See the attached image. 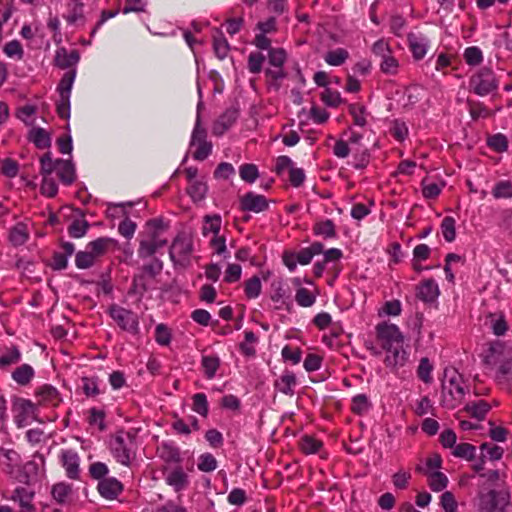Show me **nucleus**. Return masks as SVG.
<instances>
[{"mask_svg": "<svg viewBox=\"0 0 512 512\" xmlns=\"http://www.w3.org/2000/svg\"><path fill=\"white\" fill-rule=\"evenodd\" d=\"M491 329L496 336H503L508 331V324L502 313L490 314Z\"/></svg>", "mask_w": 512, "mask_h": 512, "instance_id": "nucleus-51", "label": "nucleus"}, {"mask_svg": "<svg viewBox=\"0 0 512 512\" xmlns=\"http://www.w3.org/2000/svg\"><path fill=\"white\" fill-rule=\"evenodd\" d=\"M79 61V53L77 50L68 51L61 47L57 49L54 58L55 65L61 69H66L74 66Z\"/></svg>", "mask_w": 512, "mask_h": 512, "instance_id": "nucleus-25", "label": "nucleus"}, {"mask_svg": "<svg viewBox=\"0 0 512 512\" xmlns=\"http://www.w3.org/2000/svg\"><path fill=\"white\" fill-rule=\"evenodd\" d=\"M193 252L192 240L185 236H177L169 251L171 260L176 265L187 266L190 263L191 254Z\"/></svg>", "mask_w": 512, "mask_h": 512, "instance_id": "nucleus-10", "label": "nucleus"}, {"mask_svg": "<svg viewBox=\"0 0 512 512\" xmlns=\"http://www.w3.org/2000/svg\"><path fill=\"white\" fill-rule=\"evenodd\" d=\"M36 405L58 407L62 402L59 391L50 384H44L35 390Z\"/></svg>", "mask_w": 512, "mask_h": 512, "instance_id": "nucleus-12", "label": "nucleus"}, {"mask_svg": "<svg viewBox=\"0 0 512 512\" xmlns=\"http://www.w3.org/2000/svg\"><path fill=\"white\" fill-rule=\"evenodd\" d=\"M190 146L193 149V158L198 161L205 160L212 152V143L207 140V131L201 125L199 116L192 132Z\"/></svg>", "mask_w": 512, "mask_h": 512, "instance_id": "nucleus-8", "label": "nucleus"}, {"mask_svg": "<svg viewBox=\"0 0 512 512\" xmlns=\"http://www.w3.org/2000/svg\"><path fill=\"white\" fill-rule=\"evenodd\" d=\"M213 49L219 59H224L228 55L230 49L228 41L224 37L223 33L218 30L213 35Z\"/></svg>", "mask_w": 512, "mask_h": 512, "instance_id": "nucleus-38", "label": "nucleus"}, {"mask_svg": "<svg viewBox=\"0 0 512 512\" xmlns=\"http://www.w3.org/2000/svg\"><path fill=\"white\" fill-rule=\"evenodd\" d=\"M75 79V72L68 71L66 72L62 79L60 80L57 91L59 93V97H70L71 90Z\"/></svg>", "mask_w": 512, "mask_h": 512, "instance_id": "nucleus-44", "label": "nucleus"}, {"mask_svg": "<svg viewBox=\"0 0 512 512\" xmlns=\"http://www.w3.org/2000/svg\"><path fill=\"white\" fill-rule=\"evenodd\" d=\"M317 293L305 288L299 287L295 293V301L300 307L308 308L316 302Z\"/></svg>", "mask_w": 512, "mask_h": 512, "instance_id": "nucleus-36", "label": "nucleus"}, {"mask_svg": "<svg viewBox=\"0 0 512 512\" xmlns=\"http://www.w3.org/2000/svg\"><path fill=\"white\" fill-rule=\"evenodd\" d=\"M35 375L34 369L29 364H22L12 372V379L21 386L28 385Z\"/></svg>", "mask_w": 512, "mask_h": 512, "instance_id": "nucleus-30", "label": "nucleus"}, {"mask_svg": "<svg viewBox=\"0 0 512 512\" xmlns=\"http://www.w3.org/2000/svg\"><path fill=\"white\" fill-rule=\"evenodd\" d=\"M110 450L117 462L130 466L136 455V438L130 432L116 433L110 442Z\"/></svg>", "mask_w": 512, "mask_h": 512, "instance_id": "nucleus-3", "label": "nucleus"}, {"mask_svg": "<svg viewBox=\"0 0 512 512\" xmlns=\"http://www.w3.org/2000/svg\"><path fill=\"white\" fill-rule=\"evenodd\" d=\"M503 353L501 343H492L484 353L483 361L487 366L494 367L500 362Z\"/></svg>", "mask_w": 512, "mask_h": 512, "instance_id": "nucleus-35", "label": "nucleus"}, {"mask_svg": "<svg viewBox=\"0 0 512 512\" xmlns=\"http://www.w3.org/2000/svg\"><path fill=\"white\" fill-rule=\"evenodd\" d=\"M109 473L108 466L103 462H93L89 465V475L92 479L101 480L105 479Z\"/></svg>", "mask_w": 512, "mask_h": 512, "instance_id": "nucleus-59", "label": "nucleus"}, {"mask_svg": "<svg viewBox=\"0 0 512 512\" xmlns=\"http://www.w3.org/2000/svg\"><path fill=\"white\" fill-rule=\"evenodd\" d=\"M265 56L261 52H251L248 56L247 68L252 74H259L262 71Z\"/></svg>", "mask_w": 512, "mask_h": 512, "instance_id": "nucleus-50", "label": "nucleus"}, {"mask_svg": "<svg viewBox=\"0 0 512 512\" xmlns=\"http://www.w3.org/2000/svg\"><path fill=\"white\" fill-rule=\"evenodd\" d=\"M42 183L40 187L41 194L49 198H53L57 195L58 185L52 176H42Z\"/></svg>", "mask_w": 512, "mask_h": 512, "instance_id": "nucleus-60", "label": "nucleus"}, {"mask_svg": "<svg viewBox=\"0 0 512 512\" xmlns=\"http://www.w3.org/2000/svg\"><path fill=\"white\" fill-rule=\"evenodd\" d=\"M421 186L423 196L429 199L436 198L442 190V185L436 182H430L426 178L422 180Z\"/></svg>", "mask_w": 512, "mask_h": 512, "instance_id": "nucleus-64", "label": "nucleus"}, {"mask_svg": "<svg viewBox=\"0 0 512 512\" xmlns=\"http://www.w3.org/2000/svg\"><path fill=\"white\" fill-rule=\"evenodd\" d=\"M492 195L495 199L512 198V182L502 180L495 184Z\"/></svg>", "mask_w": 512, "mask_h": 512, "instance_id": "nucleus-54", "label": "nucleus"}, {"mask_svg": "<svg viewBox=\"0 0 512 512\" xmlns=\"http://www.w3.org/2000/svg\"><path fill=\"white\" fill-rule=\"evenodd\" d=\"M262 291L261 280L258 276H253L244 282V292L248 299L257 298Z\"/></svg>", "mask_w": 512, "mask_h": 512, "instance_id": "nucleus-42", "label": "nucleus"}, {"mask_svg": "<svg viewBox=\"0 0 512 512\" xmlns=\"http://www.w3.org/2000/svg\"><path fill=\"white\" fill-rule=\"evenodd\" d=\"M455 219L451 216H446L441 223V232L447 242H452L456 237Z\"/></svg>", "mask_w": 512, "mask_h": 512, "instance_id": "nucleus-57", "label": "nucleus"}, {"mask_svg": "<svg viewBox=\"0 0 512 512\" xmlns=\"http://www.w3.org/2000/svg\"><path fill=\"white\" fill-rule=\"evenodd\" d=\"M105 417L106 414L103 410L94 407L89 410L88 422L90 425L97 426L100 431H103L106 428Z\"/></svg>", "mask_w": 512, "mask_h": 512, "instance_id": "nucleus-62", "label": "nucleus"}, {"mask_svg": "<svg viewBox=\"0 0 512 512\" xmlns=\"http://www.w3.org/2000/svg\"><path fill=\"white\" fill-rule=\"evenodd\" d=\"M58 458L66 476L71 480H79L81 475L79 454L72 449H63Z\"/></svg>", "mask_w": 512, "mask_h": 512, "instance_id": "nucleus-11", "label": "nucleus"}, {"mask_svg": "<svg viewBox=\"0 0 512 512\" xmlns=\"http://www.w3.org/2000/svg\"><path fill=\"white\" fill-rule=\"evenodd\" d=\"M416 471L427 476L428 485L430 489L434 492H440L444 490L448 485V478L442 472H429L427 470H424L422 466H417Z\"/></svg>", "mask_w": 512, "mask_h": 512, "instance_id": "nucleus-24", "label": "nucleus"}, {"mask_svg": "<svg viewBox=\"0 0 512 512\" xmlns=\"http://www.w3.org/2000/svg\"><path fill=\"white\" fill-rule=\"evenodd\" d=\"M56 174L64 185H71L75 179V168L71 161L57 159Z\"/></svg>", "mask_w": 512, "mask_h": 512, "instance_id": "nucleus-27", "label": "nucleus"}, {"mask_svg": "<svg viewBox=\"0 0 512 512\" xmlns=\"http://www.w3.org/2000/svg\"><path fill=\"white\" fill-rule=\"evenodd\" d=\"M201 365L204 375L207 379L215 377L217 370L220 367V359L216 355H204L201 359Z\"/></svg>", "mask_w": 512, "mask_h": 512, "instance_id": "nucleus-34", "label": "nucleus"}, {"mask_svg": "<svg viewBox=\"0 0 512 512\" xmlns=\"http://www.w3.org/2000/svg\"><path fill=\"white\" fill-rule=\"evenodd\" d=\"M440 294L438 284L434 279H424L416 286V296L425 303L436 301Z\"/></svg>", "mask_w": 512, "mask_h": 512, "instance_id": "nucleus-16", "label": "nucleus"}, {"mask_svg": "<svg viewBox=\"0 0 512 512\" xmlns=\"http://www.w3.org/2000/svg\"><path fill=\"white\" fill-rule=\"evenodd\" d=\"M408 46L415 60H421L427 53L428 40L415 33H409L407 36Z\"/></svg>", "mask_w": 512, "mask_h": 512, "instance_id": "nucleus-23", "label": "nucleus"}, {"mask_svg": "<svg viewBox=\"0 0 512 512\" xmlns=\"http://www.w3.org/2000/svg\"><path fill=\"white\" fill-rule=\"evenodd\" d=\"M87 247L91 251L94 258L97 260L98 258L104 256L106 253L117 250L118 241L110 237H100L94 241L89 242Z\"/></svg>", "mask_w": 512, "mask_h": 512, "instance_id": "nucleus-18", "label": "nucleus"}, {"mask_svg": "<svg viewBox=\"0 0 512 512\" xmlns=\"http://www.w3.org/2000/svg\"><path fill=\"white\" fill-rule=\"evenodd\" d=\"M399 66V61L392 55L391 52L382 58L380 63V70L382 73L387 75H396L398 73Z\"/></svg>", "mask_w": 512, "mask_h": 512, "instance_id": "nucleus-49", "label": "nucleus"}, {"mask_svg": "<svg viewBox=\"0 0 512 512\" xmlns=\"http://www.w3.org/2000/svg\"><path fill=\"white\" fill-rule=\"evenodd\" d=\"M313 234L323 239H332L337 236L336 225L331 219L316 220L312 227Z\"/></svg>", "mask_w": 512, "mask_h": 512, "instance_id": "nucleus-26", "label": "nucleus"}, {"mask_svg": "<svg viewBox=\"0 0 512 512\" xmlns=\"http://www.w3.org/2000/svg\"><path fill=\"white\" fill-rule=\"evenodd\" d=\"M257 342V337L253 331H245V341L240 343L239 348L246 356L255 355L254 344Z\"/></svg>", "mask_w": 512, "mask_h": 512, "instance_id": "nucleus-61", "label": "nucleus"}, {"mask_svg": "<svg viewBox=\"0 0 512 512\" xmlns=\"http://www.w3.org/2000/svg\"><path fill=\"white\" fill-rule=\"evenodd\" d=\"M240 208L243 211L260 213L269 208V201L263 195L248 192L240 198Z\"/></svg>", "mask_w": 512, "mask_h": 512, "instance_id": "nucleus-13", "label": "nucleus"}, {"mask_svg": "<svg viewBox=\"0 0 512 512\" xmlns=\"http://www.w3.org/2000/svg\"><path fill=\"white\" fill-rule=\"evenodd\" d=\"M287 60V53L283 48H272L268 51V61L272 67H283Z\"/></svg>", "mask_w": 512, "mask_h": 512, "instance_id": "nucleus-55", "label": "nucleus"}, {"mask_svg": "<svg viewBox=\"0 0 512 512\" xmlns=\"http://www.w3.org/2000/svg\"><path fill=\"white\" fill-rule=\"evenodd\" d=\"M463 58L466 64L470 66L480 65L483 61V54L479 47L470 46L464 50Z\"/></svg>", "mask_w": 512, "mask_h": 512, "instance_id": "nucleus-48", "label": "nucleus"}, {"mask_svg": "<svg viewBox=\"0 0 512 512\" xmlns=\"http://www.w3.org/2000/svg\"><path fill=\"white\" fill-rule=\"evenodd\" d=\"M21 360V352L16 346L6 348L5 352L0 356V369L19 363Z\"/></svg>", "mask_w": 512, "mask_h": 512, "instance_id": "nucleus-37", "label": "nucleus"}, {"mask_svg": "<svg viewBox=\"0 0 512 512\" xmlns=\"http://www.w3.org/2000/svg\"><path fill=\"white\" fill-rule=\"evenodd\" d=\"M238 112L235 109H227L218 119L214 122L212 133L216 136L223 135L236 121Z\"/></svg>", "mask_w": 512, "mask_h": 512, "instance_id": "nucleus-22", "label": "nucleus"}, {"mask_svg": "<svg viewBox=\"0 0 512 512\" xmlns=\"http://www.w3.org/2000/svg\"><path fill=\"white\" fill-rule=\"evenodd\" d=\"M95 262L96 259L87 246L84 251H79L75 256V264L79 269H88L92 267Z\"/></svg>", "mask_w": 512, "mask_h": 512, "instance_id": "nucleus-53", "label": "nucleus"}, {"mask_svg": "<svg viewBox=\"0 0 512 512\" xmlns=\"http://www.w3.org/2000/svg\"><path fill=\"white\" fill-rule=\"evenodd\" d=\"M197 468L202 472H212L217 468V460L211 453H203L198 457Z\"/></svg>", "mask_w": 512, "mask_h": 512, "instance_id": "nucleus-56", "label": "nucleus"}, {"mask_svg": "<svg viewBox=\"0 0 512 512\" xmlns=\"http://www.w3.org/2000/svg\"><path fill=\"white\" fill-rule=\"evenodd\" d=\"M107 313L115 321L117 326L131 334H137L139 330V320L136 313L121 307L117 304L109 306Z\"/></svg>", "mask_w": 512, "mask_h": 512, "instance_id": "nucleus-7", "label": "nucleus"}, {"mask_svg": "<svg viewBox=\"0 0 512 512\" xmlns=\"http://www.w3.org/2000/svg\"><path fill=\"white\" fill-rule=\"evenodd\" d=\"M203 221L202 233L204 236H207L208 233H212L213 236L220 233L222 218L219 214L205 215Z\"/></svg>", "mask_w": 512, "mask_h": 512, "instance_id": "nucleus-32", "label": "nucleus"}, {"mask_svg": "<svg viewBox=\"0 0 512 512\" xmlns=\"http://www.w3.org/2000/svg\"><path fill=\"white\" fill-rule=\"evenodd\" d=\"M164 229V223L160 219H151L147 222L146 233L141 239L138 249L140 258L151 257L158 249L166 245L167 240L160 236Z\"/></svg>", "mask_w": 512, "mask_h": 512, "instance_id": "nucleus-2", "label": "nucleus"}, {"mask_svg": "<svg viewBox=\"0 0 512 512\" xmlns=\"http://www.w3.org/2000/svg\"><path fill=\"white\" fill-rule=\"evenodd\" d=\"M287 74L283 67H273L265 70V83L269 90L278 91L281 87L282 81L286 78Z\"/></svg>", "mask_w": 512, "mask_h": 512, "instance_id": "nucleus-28", "label": "nucleus"}, {"mask_svg": "<svg viewBox=\"0 0 512 512\" xmlns=\"http://www.w3.org/2000/svg\"><path fill=\"white\" fill-rule=\"evenodd\" d=\"M349 113L352 116L353 123L357 126L364 127L366 121V109L360 104H351L349 106Z\"/></svg>", "mask_w": 512, "mask_h": 512, "instance_id": "nucleus-58", "label": "nucleus"}, {"mask_svg": "<svg viewBox=\"0 0 512 512\" xmlns=\"http://www.w3.org/2000/svg\"><path fill=\"white\" fill-rule=\"evenodd\" d=\"M467 106L470 116L473 120L479 118H489L493 116V112L480 101L467 100Z\"/></svg>", "mask_w": 512, "mask_h": 512, "instance_id": "nucleus-33", "label": "nucleus"}, {"mask_svg": "<svg viewBox=\"0 0 512 512\" xmlns=\"http://www.w3.org/2000/svg\"><path fill=\"white\" fill-rule=\"evenodd\" d=\"M207 185L203 181H193L187 188V192L193 201L198 202L202 201L207 193Z\"/></svg>", "mask_w": 512, "mask_h": 512, "instance_id": "nucleus-47", "label": "nucleus"}, {"mask_svg": "<svg viewBox=\"0 0 512 512\" xmlns=\"http://www.w3.org/2000/svg\"><path fill=\"white\" fill-rule=\"evenodd\" d=\"M349 58V52L344 48L328 51L324 57L327 64L340 66Z\"/></svg>", "mask_w": 512, "mask_h": 512, "instance_id": "nucleus-40", "label": "nucleus"}, {"mask_svg": "<svg viewBox=\"0 0 512 512\" xmlns=\"http://www.w3.org/2000/svg\"><path fill=\"white\" fill-rule=\"evenodd\" d=\"M371 404L365 394H358L353 397L351 402V411L354 414L362 415L363 413H366Z\"/></svg>", "mask_w": 512, "mask_h": 512, "instance_id": "nucleus-52", "label": "nucleus"}, {"mask_svg": "<svg viewBox=\"0 0 512 512\" xmlns=\"http://www.w3.org/2000/svg\"><path fill=\"white\" fill-rule=\"evenodd\" d=\"M30 140L39 149H46L51 145L50 135L43 128H35L30 132Z\"/></svg>", "mask_w": 512, "mask_h": 512, "instance_id": "nucleus-39", "label": "nucleus"}, {"mask_svg": "<svg viewBox=\"0 0 512 512\" xmlns=\"http://www.w3.org/2000/svg\"><path fill=\"white\" fill-rule=\"evenodd\" d=\"M97 491L104 499L115 500L124 491V485L115 477H106L98 482Z\"/></svg>", "mask_w": 512, "mask_h": 512, "instance_id": "nucleus-15", "label": "nucleus"}, {"mask_svg": "<svg viewBox=\"0 0 512 512\" xmlns=\"http://www.w3.org/2000/svg\"><path fill=\"white\" fill-rule=\"evenodd\" d=\"M478 498L479 512H507L511 505L510 493L504 489L480 492Z\"/></svg>", "mask_w": 512, "mask_h": 512, "instance_id": "nucleus-5", "label": "nucleus"}, {"mask_svg": "<svg viewBox=\"0 0 512 512\" xmlns=\"http://www.w3.org/2000/svg\"><path fill=\"white\" fill-rule=\"evenodd\" d=\"M14 422L17 427L22 428L37 419V405L31 400L17 398L12 407Z\"/></svg>", "mask_w": 512, "mask_h": 512, "instance_id": "nucleus-9", "label": "nucleus"}, {"mask_svg": "<svg viewBox=\"0 0 512 512\" xmlns=\"http://www.w3.org/2000/svg\"><path fill=\"white\" fill-rule=\"evenodd\" d=\"M29 238V231L26 224L18 222L10 230L9 239L15 246L23 245Z\"/></svg>", "mask_w": 512, "mask_h": 512, "instance_id": "nucleus-31", "label": "nucleus"}, {"mask_svg": "<svg viewBox=\"0 0 512 512\" xmlns=\"http://www.w3.org/2000/svg\"><path fill=\"white\" fill-rule=\"evenodd\" d=\"M498 88V80L491 68L483 67L469 79V89L478 96H486Z\"/></svg>", "mask_w": 512, "mask_h": 512, "instance_id": "nucleus-6", "label": "nucleus"}, {"mask_svg": "<svg viewBox=\"0 0 512 512\" xmlns=\"http://www.w3.org/2000/svg\"><path fill=\"white\" fill-rule=\"evenodd\" d=\"M4 54L16 61H21L24 57V49L18 40H11L3 46Z\"/></svg>", "mask_w": 512, "mask_h": 512, "instance_id": "nucleus-41", "label": "nucleus"}, {"mask_svg": "<svg viewBox=\"0 0 512 512\" xmlns=\"http://www.w3.org/2000/svg\"><path fill=\"white\" fill-rule=\"evenodd\" d=\"M455 457L472 461L475 458L476 447L470 443H460L452 451Z\"/></svg>", "mask_w": 512, "mask_h": 512, "instance_id": "nucleus-46", "label": "nucleus"}, {"mask_svg": "<svg viewBox=\"0 0 512 512\" xmlns=\"http://www.w3.org/2000/svg\"><path fill=\"white\" fill-rule=\"evenodd\" d=\"M50 494L58 505H67L71 501L73 487L64 481L57 482L52 485Z\"/></svg>", "mask_w": 512, "mask_h": 512, "instance_id": "nucleus-21", "label": "nucleus"}, {"mask_svg": "<svg viewBox=\"0 0 512 512\" xmlns=\"http://www.w3.org/2000/svg\"><path fill=\"white\" fill-rule=\"evenodd\" d=\"M36 112L37 108L34 105L26 104L18 109L17 117L26 125H32Z\"/></svg>", "mask_w": 512, "mask_h": 512, "instance_id": "nucleus-63", "label": "nucleus"}, {"mask_svg": "<svg viewBox=\"0 0 512 512\" xmlns=\"http://www.w3.org/2000/svg\"><path fill=\"white\" fill-rule=\"evenodd\" d=\"M240 178L246 183H254L259 177V170L255 164L245 163L239 167Z\"/></svg>", "mask_w": 512, "mask_h": 512, "instance_id": "nucleus-45", "label": "nucleus"}, {"mask_svg": "<svg viewBox=\"0 0 512 512\" xmlns=\"http://www.w3.org/2000/svg\"><path fill=\"white\" fill-rule=\"evenodd\" d=\"M297 384L298 381L295 373L290 370H285L279 378L275 380L274 386L280 393L293 396Z\"/></svg>", "mask_w": 512, "mask_h": 512, "instance_id": "nucleus-20", "label": "nucleus"}, {"mask_svg": "<svg viewBox=\"0 0 512 512\" xmlns=\"http://www.w3.org/2000/svg\"><path fill=\"white\" fill-rule=\"evenodd\" d=\"M299 448L306 455L316 454L322 451L323 442L313 435L305 434L299 439Z\"/></svg>", "mask_w": 512, "mask_h": 512, "instance_id": "nucleus-29", "label": "nucleus"}, {"mask_svg": "<svg viewBox=\"0 0 512 512\" xmlns=\"http://www.w3.org/2000/svg\"><path fill=\"white\" fill-rule=\"evenodd\" d=\"M375 329L377 344L385 351L386 367H403L407 361V352L403 348L404 337L399 328L395 324L382 322Z\"/></svg>", "mask_w": 512, "mask_h": 512, "instance_id": "nucleus-1", "label": "nucleus"}, {"mask_svg": "<svg viewBox=\"0 0 512 512\" xmlns=\"http://www.w3.org/2000/svg\"><path fill=\"white\" fill-rule=\"evenodd\" d=\"M491 409V405L485 400H478L468 402L463 409L459 410L456 414V418L460 419L463 413L482 421Z\"/></svg>", "mask_w": 512, "mask_h": 512, "instance_id": "nucleus-17", "label": "nucleus"}, {"mask_svg": "<svg viewBox=\"0 0 512 512\" xmlns=\"http://www.w3.org/2000/svg\"><path fill=\"white\" fill-rule=\"evenodd\" d=\"M192 410L202 417L208 416L209 405L204 393H196L192 396Z\"/></svg>", "mask_w": 512, "mask_h": 512, "instance_id": "nucleus-43", "label": "nucleus"}, {"mask_svg": "<svg viewBox=\"0 0 512 512\" xmlns=\"http://www.w3.org/2000/svg\"><path fill=\"white\" fill-rule=\"evenodd\" d=\"M465 394L462 376L456 372L450 376L446 374L442 382V405L448 409H454L463 402Z\"/></svg>", "mask_w": 512, "mask_h": 512, "instance_id": "nucleus-4", "label": "nucleus"}, {"mask_svg": "<svg viewBox=\"0 0 512 512\" xmlns=\"http://www.w3.org/2000/svg\"><path fill=\"white\" fill-rule=\"evenodd\" d=\"M34 496H35L34 491L29 490L26 487L19 486L13 490L10 499L14 502H17L23 511L34 512V510H35V506L33 504Z\"/></svg>", "mask_w": 512, "mask_h": 512, "instance_id": "nucleus-19", "label": "nucleus"}, {"mask_svg": "<svg viewBox=\"0 0 512 512\" xmlns=\"http://www.w3.org/2000/svg\"><path fill=\"white\" fill-rule=\"evenodd\" d=\"M165 482L171 486L175 492H181L189 486V476L182 466H176L164 472Z\"/></svg>", "mask_w": 512, "mask_h": 512, "instance_id": "nucleus-14", "label": "nucleus"}]
</instances>
